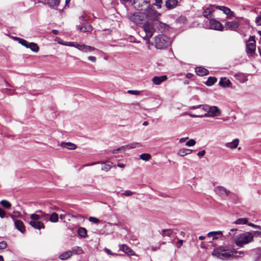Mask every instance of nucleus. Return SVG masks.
Here are the masks:
<instances>
[{
	"label": "nucleus",
	"instance_id": "f257e3e1",
	"mask_svg": "<svg viewBox=\"0 0 261 261\" xmlns=\"http://www.w3.org/2000/svg\"><path fill=\"white\" fill-rule=\"evenodd\" d=\"M189 109H201L204 112V114H193L187 113L188 115L193 118L215 117L221 114V110L217 106H211L207 105H199L189 107Z\"/></svg>",
	"mask_w": 261,
	"mask_h": 261
},
{
	"label": "nucleus",
	"instance_id": "f03ea898",
	"mask_svg": "<svg viewBox=\"0 0 261 261\" xmlns=\"http://www.w3.org/2000/svg\"><path fill=\"white\" fill-rule=\"evenodd\" d=\"M212 254L219 259L228 260L239 257L241 255H244V252L242 251H238L227 246H220L214 249Z\"/></svg>",
	"mask_w": 261,
	"mask_h": 261
},
{
	"label": "nucleus",
	"instance_id": "7ed1b4c3",
	"mask_svg": "<svg viewBox=\"0 0 261 261\" xmlns=\"http://www.w3.org/2000/svg\"><path fill=\"white\" fill-rule=\"evenodd\" d=\"M237 229L232 228L226 234L227 237L233 238V241L236 245L240 247H243L244 245L253 241L254 235L249 231L240 233H236Z\"/></svg>",
	"mask_w": 261,
	"mask_h": 261
},
{
	"label": "nucleus",
	"instance_id": "20e7f679",
	"mask_svg": "<svg viewBox=\"0 0 261 261\" xmlns=\"http://www.w3.org/2000/svg\"><path fill=\"white\" fill-rule=\"evenodd\" d=\"M48 215L45 213H42L40 214H32L30 215L31 220L29 224L33 228L40 230L45 228L44 224L40 220L47 221Z\"/></svg>",
	"mask_w": 261,
	"mask_h": 261
},
{
	"label": "nucleus",
	"instance_id": "39448f33",
	"mask_svg": "<svg viewBox=\"0 0 261 261\" xmlns=\"http://www.w3.org/2000/svg\"><path fill=\"white\" fill-rule=\"evenodd\" d=\"M170 43L169 38L164 35H159L154 38V46L157 49L166 48Z\"/></svg>",
	"mask_w": 261,
	"mask_h": 261
},
{
	"label": "nucleus",
	"instance_id": "423d86ee",
	"mask_svg": "<svg viewBox=\"0 0 261 261\" xmlns=\"http://www.w3.org/2000/svg\"><path fill=\"white\" fill-rule=\"evenodd\" d=\"M143 13L147 19L150 20H156L161 16V14L158 12L153 8L151 6L149 8L143 10Z\"/></svg>",
	"mask_w": 261,
	"mask_h": 261
},
{
	"label": "nucleus",
	"instance_id": "0eeeda50",
	"mask_svg": "<svg viewBox=\"0 0 261 261\" xmlns=\"http://www.w3.org/2000/svg\"><path fill=\"white\" fill-rule=\"evenodd\" d=\"M142 28L145 32L146 35L144 39L147 41V43H149V39L152 36L154 32L152 23L146 21L142 25Z\"/></svg>",
	"mask_w": 261,
	"mask_h": 261
},
{
	"label": "nucleus",
	"instance_id": "6e6552de",
	"mask_svg": "<svg viewBox=\"0 0 261 261\" xmlns=\"http://www.w3.org/2000/svg\"><path fill=\"white\" fill-rule=\"evenodd\" d=\"M133 5L136 10L143 11L149 8L150 0H134Z\"/></svg>",
	"mask_w": 261,
	"mask_h": 261
},
{
	"label": "nucleus",
	"instance_id": "1a4fd4ad",
	"mask_svg": "<svg viewBox=\"0 0 261 261\" xmlns=\"http://www.w3.org/2000/svg\"><path fill=\"white\" fill-rule=\"evenodd\" d=\"M142 144L139 142H133L125 145L122 146L112 151L113 153H117L118 151L122 152L126 150L134 149L142 147Z\"/></svg>",
	"mask_w": 261,
	"mask_h": 261
},
{
	"label": "nucleus",
	"instance_id": "9d476101",
	"mask_svg": "<svg viewBox=\"0 0 261 261\" xmlns=\"http://www.w3.org/2000/svg\"><path fill=\"white\" fill-rule=\"evenodd\" d=\"M255 41L253 36H250L248 42L246 43V50L249 56H252L255 50Z\"/></svg>",
	"mask_w": 261,
	"mask_h": 261
},
{
	"label": "nucleus",
	"instance_id": "9b49d317",
	"mask_svg": "<svg viewBox=\"0 0 261 261\" xmlns=\"http://www.w3.org/2000/svg\"><path fill=\"white\" fill-rule=\"evenodd\" d=\"M129 18L131 21L137 25L142 23L144 19V15L143 12H137L130 15Z\"/></svg>",
	"mask_w": 261,
	"mask_h": 261
},
{
	"label": "nucleus",
	"instance_id": "f8f14e48",
	"mask_svg": "<svg viewBox=\"0 0 261 261\" xmlns=\"http://www.w3.org/2000/svg\"><path fill=\"white\" fill-rule=\"evenodd\" d=\"M215 193L220 197L227 196L230 192L222 186H217L214 189Z\"/></svg>",
	"mask_w": 261,
	"mask_h": 261
},
{
	"label": "nucleus",
	"instance_id": "ddd939ff",
	"mask_svg": "<svg viewBox=\"0 0 261 261\" xmlns=\"http://www.w3.org/2000/svg\"><path fill=\"white\" fill-rule=\"evenodd\" d=\"M209 24H210V28L211 29L217 30V31H222L223 27L222 24L216 20L214 18H211L209 20Z\"/></svg>",
	"mask_w": 261,
	"mask_h": 261
},
{
	"label": "nucleus",
	"instance_id": "4468645a",
	"mask_svg": "<svg viewBox=\"0 0 261 261\" xmlns=\"http://www.w3.org/2000/svg\"><path fill=\"white\" fill-rule=\"evenodd\" d=\"M77 29L82 32H89L92 31V27L87 22H84L77 26Z\"/></svg>",
	"mask_w": 261,
	"mask_h": 261
},
{
	"label": "nucleus",
	"instance_id": "2eb2a0df",
	"mask_svg": "<svg viewBox=\"0 0 261 261\" xmlns=\"http://www.w3.org/2000/svg\"><path fill=\"white\" fill-rule=\"evenodd\" d=\"M76 48L83 53L91 52L94 50H97L92 46L78 43L76 45Z\"/></svg>",
	"mask_w": 261,
	"mask_h": 261
},
{
	"label": "nucleus",
	"instance_id": "dca6fc26",
	"mask_svg": "<svg viewBox=\"0 0 261 261\" xmlns=\"http://www.w3.org/2000/svg\"><path fill=\"white\" fill-rule=\"evenodd\" d=\"M239 26V23L237 21H227L224 28L227 30L235 31Z\"/></svg>",
	"mask_w": 261,
	"mask_h": 261
},
{
	"label": "nucleus",
	"instance_id": "f3484780",
	"mask_svg": "<svg viewBox=\"0 0 261 261\" xmlns=\"http://www.w3.org/2000/svg\"><path fill=\"white\" fill-rule=\"evenodd\" d=\"M216 9L221 10L223 12L224 14L227 15L228 18H231V17H235L234 13L229 8L225 7V6H216Z\"/></svg>",
	"mask_w": 261,
	"mask_h": 261
},
{
	"label": "nucleus",
	"instance_id": "a211bd4d",
	"mask_svg": "<svg viewBox=\"0 0 261 261\" xmlns=\"http://www.w3.org/2000/svg\"><path fill=\"white\" fill-rule=\"evenodd\" d=\"M214 7V6L212 5L206 8L203 12V16L209 20L212 18L213 17V13L215 11Z\"/></svg>",
	"mask_w": 261,
	"mask_h": 261
},
{
	"label": "nucleus",
	"instance_id": "6ab92c4d",
	"mask_svg": "<svg viewBox=\"0 0 261 261\" xmlns=\"http://www.w3.org/2000/svg\"><path fill=\"white\" fill-rule=\"evenodd\" d=\"M15 227L21 232L23 233L25 231V226L22 221L19 220H14Z\"/></svg>",
	"mask_w": 261,
	"mask_h": 261
},
{
	"label": "nucleus",
	"instance_id": "aec40b11",
	"mask_svg": "<svg viewBox=\"0 0 261 261\" xmlns=\"http://www.w3.org/2000/svg\"><path fill=\"white\" fill-rule=\"evenodd\" d=\"M167 79V76L165 75H162L161 76H154L152 78V82L153 83L156 85H160L162 82L166 81Z\"/></svg>",
	"mask_w": 261,
	"mask_h": 261
},
{
	"label": "nucleus",
	"instance_id": "412c9836",
	"mask_svg": "<svg viewBox=\"0 0 261 261\" xmlns=\"http://www.w3.org/2000/svg\"><path fill=\"white\" fill-rule=\"evenodd\" d=\"M178 0H167L165 3L166 8L169 9H172L177 5Z\"/></svg>",
	"mask_w": 261,
	"mask_h": 261
},
{
	"label": "nucleus",
	"instance_id": "4be33fe9",
	"mask_svg": "<svg viewBox=\"0 0 261 261\" xmlns=\"http://www.w3.org/2000/svg\"><path fill=\"white\" fill-rule=\"evenodd\" d=\"M239 143V140L238 139H235L231 142L226 143L225 146L228 148L234 149L238 147Z\"/></svg>",
	"mask_w": 261,
	"mask_h": 261
},
{
	"label": "nucleus",
	"instance_id": "5701e85b",
	"mask_svg": "<svg viewBox=\"0 0 261 261\" xmlns=\"http://www.w3.org/2000/svg\"><path fill=\"white\" fill-rule=\"evenodd\" d=\"M120 250L130 255L135 254L134 251L125 244H123L120 246Z\"/></svg>",
	"mask_w": 261,
	"mask_h": 261
},
{
	"label": "nucleus",
	"instance_id": "b1692460",
	"mask_svg": "<svg viewBox=\"0 0 261 261\" xmlns=\"http://www.w3.org/2000/svg\"><path fill=\"white\" fill-rule=\"evenodd\" d=\"M219 84L221 86L226 88L229 87L231 84V83L228 79L223 77L220 79Z\"/></svg>",
	"mask_w": 261,
	"mask_h": 261
},
{
	"label": "nucleus",
	"instance_id": "393cba45",
	"mask_svg": "<svg viewBox=\"0 0 261 261\" xmlns=\"http://www.w3.org/2000/svg\"><path fill=\"white\" fill-rule=\"evenodd\" d=\"M195 72L199 76H203L208 73V71L202 67H198L195 68Z\"/></svg>",
	"mask_w": 261,
	"mask_h": 261
},
{
	"label": "nucleus",
	"instance_id": "a878e982",
	"mask_svg": "<svg viewBox=\"0 0 261 261\" xmlns=\"http://www.w3.org/2000/svg\"><path fill=\"white\" fill-rule=\"evenodd\" d=\"M61 146L62 147L71 150H74L77 147V146L75 144L71 142H62L61 144Z\"/></svg>",
	"mask_w": 261,
	"mask_h": 261
},
{
	"label": "nucleus",
	"instance_id": "bb28decb",
	"mask_svg": "<svg viewBox=\"0 0 261 261\" xmlns=\"http://www.w3.org/2000/svg\"><path fill=\"white\" fill-rule=\"evenodd\" d=\"M234 76L237 80L242 83L246 82L248 80L247 76L244 73H237Z\"/></svg>",
	"mask_w": 261,
	"mask_h": 261
},
{
	"label": "nucleus",
	"instance_id": "cd10ccee",
	"mask_svg": "<svg viewBox=\"0 0 261 261\" xmlns=\"http://www.w3.org/2000/svg\"><path fill=\"white\" fill-rule=\"evenodd\" d=\"M192 152V150L191 149L181 148L178 150L177 154L180 156H184L186 155L191 154Z\"/></svg>",
	"mask_w": 261,
	"mask_h": 261
},
{
	"label": "nucleus",
	"instance_id": "c85d7f7f",
	"mask_svg": "<svg viewBox=\"0 0 261 261\" xmlns=\"http://www.w3.org/2000/svg\"><path fill=\"white\" fill-rule=\"evenodd\" d=\"M101 164V170L105 171L106 172L109 171L113 165V163L112 162H108V163H106L105 162H100Z\"/></svg>",
	"mask_w": 261,
	"mask_h": 261
},
{
	"label": "nucleus",
	"instance_id": "c756f323",
	"mask_svg": "<svg viewBox=\"0 0 261 261\" xmlns=\"http://www.w3.org/2000/svg\"><path fill=\"white\" fill-rule=\"evenodd\" d=\"M159 232L163 237H165L166 236L170 237L173 231L171 229H162Z\"/></svg>",
	"mask_w": 261,
	"mask_h": 261
},
{
	"label": "nucleus",
	"instance_id": "7c9ffc66",
	"mask_svg": "<svg viewBox=\"0 0 261 261\" xmlns=\"http://www.w3.org/2000/svg\"><path fill=\"white\" fill-rule=\"evenodd\" d=\"M27 48H30L35 53H37L39 50V46L37 45V44L34 42H29L28 47Z\"/></svg>",
	"mask_w": 261,
	"mask_h": 261
},
{
	"label": "nucleus",
	"instance_id": "2f4dec72",
	"mask_svg": "<svg viewBox=\"0 0 261 261\" xmlns=\"http://www.w3.org/2000/svg\"><path fill=\"white\" fill-rule=\"evenodd\" d=\"M72 256V251H68L62 253L59 256V258L62 260L67 259Z\"/></svg>",
	"mask_w": 261,
	"mask_h": 261
},
{
	"label": "nucleus",
	"instance_id": "473e14b6",
	"mask_svg": "<svg viewBox=\"0 0 261 261\" xmlns=\"http://www.w3.org/2000/svg\"><path fill=\"white\" fill-rule=\"evenodd\" d=\"M49 220L50 222L56 223L58 221L59 216L57 213H53L49 216Z\"/></svg>",
	"mask_w": 261,
	"mask_h": 261
},
{
	"label": "nucleus",
	"instance_id": "72a5a7b5",
	"mask_svg": "<svg viewBox=\"0 0 261 261\" xmlns=\"http://www.w3.org/2000/svg\"><path fill=\"white\" fill-rule=\"evenodd\" d=\"M78 234L82 238H86L87 236V230L84 227H80L77 230Z\"/></svg>",
	"mask_w": 261,
	"mask_h": 261
},
{
	"label": "nucleus",
	"instance_id": "f704fd0d",
	"mask_svg": "<svg viewBox=\"0 0 261 261\" xmlns=\"http://www.w3.org/2000/svg\"><path fill=\"white\" fill-rule=\"evenodd\" d=\"M71 251H72V255L73 254H81L83 253V250L82 248L78 246L73 247Z\"/></svg>",
	"mask_w": 261,
	"mask_h": 261
},
{
	"label": "nucleus",
	"instance_id": "c9c22d12",
	"mask_svg": "<svg viewBox=\"0 0 261 261\" xmlns=\"http://www.w3.org/2000/svg\"><path fill=\"white\" fill-rule=\"evenodd\" d=\"M217 234L222 235V231H211L207 233V236L208 237H213V240L217 239V237H216Z\"/></svg>",
	"mask_w": 261,
	"mask_h": 261
},
{
	"label": "nucleus",
	"instance_id": "e433bc0d",
	"mask_svg": "<svg viewBox=\"0 0 261 261\" xmlns=\"http://www.w3.org/2000/svg\"><path fill=\"white\" fill-rule=\"evenodd\" d=\"M14 39L17 40L19 42V43L25 46L26 48L28 47V44L29 42L27 40L17 37H14Z\"/></svg>",
	"mask_w": 261,
	"mask_h": 261
},
{
	"label": "nucleus",
	"instance_id": "4c0bfd02",
	"mask_svg": "<svg viewBox=\"0 0 261 261\" xmlns=\"http://www.w3.org/2000/svg\"><path fill=\"white\" fill-rule=\"evenodd\" d=\"M217 82V79L215 77H209L205 82V84L208 86L213 85Z\"/></svg>",
	"mask_w": 261,
	"mask_h": 261
},
{
	"label": "nucleus",
	"instance_id": "58836bf2",
	"mask_svg": "<svg viewBox=\"0 0 261 261\" xmlns=\"http://www.w3.org/2000/svg\"><path fill=\"white\" fill-rule=\"evenodd\" d=\"M60 0H47V4L50 7H57Z\"/></svg>",
	"mask_w": 261,
	"mask_h": 261
},
{
	"label": "nucleus",
	"instance_id": "ea45409f",
	"mask_svg": "<svg viewBox=\"0 0 261 261\" xmlns=\"http://www.w3.org/2000/svg\"><path fill=\"white\" fill-rule=\"evenodd\" d=\"M247 223H248V220L247 218H239L234 222V224H240V225L247 224Z\"/></svg>",
	"mask_w": 261,
	"mask_h": 261
},
{
	"label": "nucleus",
	"instance_id": "a19ab883",
	"mask_svg": "<svg viewBox=\"0 0 261 261\" xmlns=\"http://www.w3.org/2000/svg\"><path fill=\"white\" fill-rule=\"evenodd\" d=\"M151 155L149 153H142L140 155V159L147 161L151 159Z\"/></svg>",
	"mask_w": 261,
	"mask_h": 261
},
{
	"label": "nucleus",
	"instance_id": "79ce46f5",
	"mask_svg": "<svg viewBox=\"0 0 261 261\" xmlns=\"http://www.w3.org/2000/svg\"><path fill=\"white\" fill-rule=\"evenodd\" d=\"M0 204L3 205L4 207L7 208H10L11 206V203L7 200H2L1 202H0Z\"/></svg>",
	"mask_w": 261,
	"mask_h": 261
},
{
	"label": "nucleus",
	"instance_id": "37998d69",
	"mask_svg": "<svg viewBox=\"0 0 261 261\" xmlns=\"http://www.w3.org/2000/svg\"><path fill=\"white\" fill-rule=\"evenodd\" d=\"M196 144V141L193 139H190L188 141H187L186 142V146H188V147H192V146H193L195 145Z\"/></svg>",
	"mask_w": 261,
	"mask_h": 261
},
{
	"label": "nucleus",
	"instance_id": "c03bdc74",
	"mask_svg": "<svg viewBox=\"0 0 261 261\" xmlns=\"http://www.w3.org/2000/svg\"><path fill=\"white\" fill-rule=\"evenodd\" d=\"M134 192H132L130 190H126L124 193L121 194V196H130L134 194Z\"/></svg>",
	"mask_w": 261,
	"mask_h": 261
},
{
	"label": "nucleus",
	"instance_id": "a18cd8bd",
	"mask_svg": "<svg viewBox=\"0 0 261 261\" xmlns=\"http://www.w3.org/2000/svg\"><path fill=\"white\" fill-rule=\"evenodd\" d=\"M155 1V3L154 5H155L158 9H160L162 7V0H154Z\"/></svg>",
	"mask_w": 261,
	"mask_h": 261
},
{
	"label": "nucleus",
	"instance_id": "49530a36",
	"mask_svg": "<svg viewBox=\"0 0 261 261\" xmlns=\"http://www.w3.org/2000/svg\"><path fill=\"white\" fill-rule=\"evenodd\" d=\"M89 221L91 222H93L94 223H97L99 221V220L97 218L93 217H90L89 218Z\"/></svg>",
	"mask_w": 261,
	"mask_h": 261
},
{
	"label": "nucleus",
	"instance_id": "de8ad7c7",
	"mask_svg": "<svg viewBox=\"0 0 261 261\" xmlns=\"http://www.w3.org/2000/svg\"><path fill=\"white\" fill-rule=\"evenodd\" d=\"M77 43L73 42H67L64 45L69 46H72L76 48V45H77Z\"/></svg>",
	"mask_w": 261,
	"mask_h": 261
},
{
	"label": "nucleus",
	"instance_id": "09e8293b",
	"mask_svg": "<svg viewBox=\"0 0 261 261\" xmlns=\"http://www.w3.org/2000/svg\"><path fill=\"white\" fill-rule=\"evenodd\" d=\"M13 215H11V218L13 219V220H15L14 219V217H20L21 216V213L18 211H14L13 212Z\"/></svg>",
	"mask_w": 261,
	"mask_h": 261
},
{
	"label": "nucleus",
	"instance_id": "8fccbe9b",
	"mask_svg": "<svg viewBox=\"0 0 261 261\" xmlns=\"http://www.w3.org/2000/svg\"><path fill=\"white\" fill-rule=\"evenodd\" d=\"M7 244L6 242L2 241L0 242V250L5 249L7 247Z\"/></svg>",
	"mask_w": 261,
	"mask_h": 261
},
{
	"label": "nucleus",
	"instance_id": "3c124183",
	"mask_svg": "<svg viewBox=\"0 0 261 261\" xmlns=\"http://www.w3.org/2000/svg\"><path fill=\"white\" fill-rule=\"evenodd\" d=\"M205 153H206L205 150H202L201 151H199L197 153V155L199 157L201 158V157H203L205 155Z\"/></svg>",
	"mask_w": 261,
	"mask_h": 261
},
{
	"label": "nucleus",
	"instance_id": "603ef678",
	"mask_svg": "<svg viewBox=\"0 0 261 261\" xmlns=\"http://www.w3.org/2000/svg\"><path fill=\"white\" fill-rule=\"evenodd\" d=\"M255 22L258 25H261V15L258 16L255 19Z\"/></svg>",
	"mask_w": 261,
	"mask_h": 261
},
{
	"label": "nucleus",
	"instance_id": "864d4df0",
	"mask_svg": "<svg viewBox=\"0 0 261 261\" xmlns=\"http://www.w3.org/2000/svg\"><path fill=\"white\" fill-rule=\"evenodd\" d=\"M247 225L250 226H251L253 228H259V229H261V226H259V225H255L252 223H247Z\"/></svg>",
	"mask_w": 261,
	"mask_h": 261
},
{
	"label": "nucleus",
	"instance_id": "5fc2aeb1",
	"mask_svg": "<svg viewBox=\"0 0 261 261\" xmlns=\"http://www.w3.org/2000/svg\"><path fill=\"white\" fill-rule=\"evenodd\" d=\"M127 92L129 94H132L134 95H138L140 93V92L137 90H128Z\"/></svg>",
	"mask_w": 261,
	"mask_h": 261
},
{
	"label": "nucleus",
	"instance_id": "6e6d98bb",
	"mask_svg": "<svg viewBox=\"0 0 261 261\" xmlns=\"http://www.w3.org/2000/svg\"><path fill=\"white\" fill-rule=\"evenodd\" d=\"M183 242H184V241L182 240H178L176 244V247L177 248H180L182 246Z\"/></svg>",
	"mask_w": 261,
	"mask_h": 261
},
{
	"label": "nucleus",
	"instance_id": "4d7b16f0",
	"mask_svg": "<svg viewBox=\"0 0 261 261\" xmlns=\"http://www.w3.org/2000/svg\"><path fill=\"white\" fill-rule=\"evenodd\" d=\"M5 212L1 207H0V217L3 218L5 217Z\"/></svg>",
	"mask_w": 261,
	"mask_h": 261
},
{
	"label": "nucleus",
	"instance_id": "13d9d810",
	"mask_svg": "<svg viewBox=\"0 0 261 261\" xmlns=\"http://www.w3.org/2000/svg\"><path fill=\"white\" fill-rule=\"evenodd\" d=\"M88 59L89 61H91L92 62H94V63H95L96 62V58L95 57H94V56H89L88 57Z\"/></svg>",
	"mask_w": 261,
	"mask_h": 261
},
{
	"label": "nucleus",
	"instance_id": "bf43d9fd",
	"mask_svg": "<svg viewBox=\"0 0 261 261\" xmlns=\"http://www.w3.org/2000/svg\"><path fill=\"white\" fill-rule=\"evenodd\" d=\"M100 163V162H93V163H91L90 164H86V165H84V166L86 167V166H93V165L98 164Z\"/></svg>",
	"mask_w": 261,
	"mask_h": 261
},
{
	"label": "nucleus",
	"instance_id": "052dcab7",
	"mask_svg": "<svg viewBox=\"0 0 261 261\" xmlns=\"http://www.w3.org/2000/svg\"><path fill=\"white\" fill-rule=\"evenodd\" d=\"M159 26L161 28L163 27L165 29L168 27V25L166 24L162 23L161 22H159Z\"/></svg>",
	"mask_w": 261,
	"mask_h": 261
},
{
	"label": "nucleus",
	"instance_id": "680f3d73",
	"mask_svg": "<svg viewBox=\"0 0 261 261\" xmlns=\"http://www.w3.org/2000/svg\"><path fill=\"white\" fill-rule=\"evenodd\" d=\"M189 139V137H185V138H181L179 139V142L180 143H183Z\"/></svg>",
	"mask_w": 261,
	"mask_h": 261
},
{
	"label": "nucleus",
	"instance_id": "e2e57ef3",
	"mask_svg": "<svg viewBox=\"0 0 261 261\" xmlns=\"http://www.w3.org/2000/svg\"><path fill=\"white\" fill-rule=\"evenodd\" d=\"M254 233L256 236L261 238V231H255Z\"/></svg>",
	"mask_w": 261,
	"mask_h": 261
},
{
	"label": "nucleus",
	"instance_id": "0e129e2a",
	"mask_svg": "<svg viewBox=\"0 0 261 261\" xmlns=\"http://www.w3.org/2000/svg\"><path fill=\"white\" fill-rule=\"evenodd\" d=\"M193 74L190 73H188L186 74V77L188 79H190L193 76Z\"/></svg>",
	"mask_w": 261,
	"mask_h": 261
},
{
	"label": "nucleus",
	"instance_id": "69168bd1",
	"mask_svg": "<svg viewBox=\"0 0 261 261\" xmlns=\"http://www.w3.org/2000/svg\"><path fill=\"white\" fill-rule=\"evenodd\" d=\"M105 251H106V252L108 254H110V255L112 254V252H111V251L110 249H108L106 248V249H105Z\"/></svg>",
	"mask_w": 261,
	"mask_h": 261
},
{
	"label": "nucleus",
	"instance_id": "338daca9",
	"mask_svg": "<svg viewBox=\"0 0 261 261\" xmlns=\"http://www.w3.org/2000/svg\"><path fill=\"white\" fill-rule=\"evenodd\" d=\"M117 166L120 168H124L125 165L123 164H118Z\"/></svg>",
	"mask_w": 261,
	"mask_h": 261
},
{
	"label": "nucleus",
	"instance_id": "774afa93",
	"mask_svg": "<svg viewBox=\"0 0 261 261\" xmlns=\"http://www.w3.org/2000/svg\"><path fill=\"white\" fill-rule=\"evenodd\" d=\"M52 33H53V34H54L57 35V34H58V30H52Z\"/></svg>",
	"mask_w": 261,
	"mask_h": 261
}]
</instances>
